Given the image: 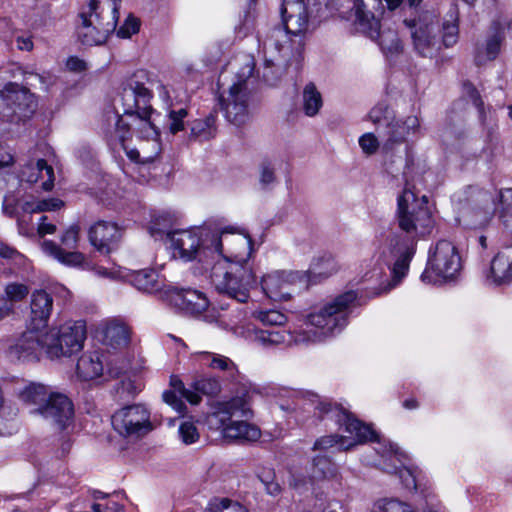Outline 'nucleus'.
I'll return each mask as SVG.
<instances>
[{
	"label": "nucleus",
	"mask_w": 512,
	"mask_h": 512,
	"mask_svg": "<svg viewBox=\"0 0 512 512\" xmlns=\"http://www.w3.org/2000/svg\"><path fill=\"white\" fill-rule=\"evenodd\" d=\"M170 385L173 390L163 392V400L166 404L171 406L179 414H183L186 410V405L178 397L177 393L182 398H185L192 405H197L201 401V396L198 395L193 389L186 388L181 379L176 376H171Z\"/></svg>",
	"instance_id": "obj_28"
},
{
	"label": "nucleus",
	"mask_w": 512,
	"mask_h": 512,
	"mask_svg": "<svg viewBox=\"0 0 512 512\" xmlns=\"http://www.w3.org/2000/svg\"><path fill=\"white\" fill-rule=\"evenodd\" d=\"M64 206V202L59 198H47L38 200V206L36 210L38 213L47 211H56Z\"/></svg>",
	"instance_id": "obj_59"
},
{
	"label": "nucleus",
	"mask_w": 512,
	"mask_h": 512,
	"mask_svg": "<svg viewBox=\"0 0 512 512\" xmlns=\"http://www.w3.org/2000/svg\"><path fill=\"white\" fill-rule=\"evenodd\" d=\"M497 209L504 227L512 232V188L500 191Z\"/></svg>",
	"instance_id": "obj_43"
},
{
	"label": "nucleus",
	"mask_w": 512,
	"mask_h": 512,
	"mask_svg": "<svg viewBox=\"0 0 512 512\" xmlns=\"http://www.w3.org/2000/svg\"><path fill=\"white\" fill-rule=\"evenodd\" d=\"M216 116L210 114L203 119L192 121L190 126V137L197 141H207L216 135Z\"/></svg>",
	"instance_id": "obj_41"
},
{
	"label": "nucleus",
	"mask_w": 512,
	"mask_h": 512,
	"mask_svg": "<svg viewBox=\"0 0 512 512\" xmlns=\"http://www.w3.org/2000/svg\"><path fill=\"white\" fill-rule=\"evenodd\" d=\"M150 234L154 237L166 234L173 251L174 258H180L184 261H192L198 256H207L211 249L209 238L212 231L207 228L179 229L174 231H164L157 227L155 223L150 227Z\"/></svg>",
	"instance_id": "obj_12"
},
{
	"label": "nucleus",
	"mask_w": 512,
	"mask_h": 512,
	"mask_svg": "<svg viewBox=\"0 0 512 512\" xmlns=\"http://www.w3.org/2000/svg\"><path fill=\"white\" fill-rule=\"evenodd\" d=\"M460 270L461 257L456 246L448 240H440L429 250L421 280L432 284L442 283L456 278Z\"/></svg>",
	"instance_id": "obj_14"
},
{
	"label": "nucleus",
	"mask_w": 512,
	"mask_h": 512,
	"mask_svg": "<svg viewBox=\"0 0 512 512\" xmlns=\"http://www.w3.org/2000/svg\"><path fill=\"white\" fill-rule=\"evenodd\" d=\"M192 388L198 395L207 396H216L222 389L220 379L216 376L201 378L193 383Z\"/></svg>",
	"instance_id": "obj_47"
},
{
	"label": "nucleus",
	"mask_w": 512,
	"mask_h": 512,
	"mask_svg": "<svg viewBox=\"0 0 512 512\" xmlns=\"http://www.w3.org/2000/svg\"><path fill=\"white\" fill-rule=\"evenodd\" d=\"M194 356L201 365L212 370L223 372L225 380L229 383L240 385L241 389L237 394L243 392L244 388H249L245 382V377L240 373L237 365L229 357L209 351L196 352Z\"/></svg>",
	"instance_id": "obj_22"
},
{
	"label": "nucleus",
	"mask_w": 512,
	"mask_h": 512,
	"mask_svg": "<svg viewBox=\"0 0 512 512\" xmlns=\"http://www.w3.org/2000/svg\"><path fill=\"white\" fill-rule=\"evenodd\" d=\"M2 211L8 217H17V201L14 196H5L2 203Z\"/></svg>",
	"instance_id": "obj_62"
},
{
	"label": "nucleus",
	"mask_w": 512,
	"mask_h": 512,
	"mask_svg": "<svg viewBox=\"0 0 512 512\" xmlns=\"http://www.w3.org/2000/svg\"><path fill=\"white\" fill-rule=\"evenodd\" d=\"M405 187L397 198L396 220L400 233L390 232L380 240L375 251V267L364 274L365 281H379L385 273V267L390 266L392 280L384 288L390 291L406 276L409 265L416 253L419 237L429 233L433 227L432 213L428 207L426 195L416 196L405 180Z\"/></svg>",
	"instance_id": "obj_1"
},
{
	"label": "nucleus",
	"mask_w": 512,
	"mask_h": 512,
	"mask_svg": "<svg viewBox=\"0 0 512 512\" xmlns=\"http://www.w3.org/2000/svg\"><path fill=\"white\" fill-rule=\"evenodd\" d=\"M107 372L112 377H118L121 374L125 373L129 368V363L125 360H121L119 366H114L113 360L106 362Z\"/></svg>",
	"instance_id": "obj_63"
},
{
	"label": "nucleus",
	"mask_w": 512,
	"mask_h": 512,
	"mask_svg": "<svg viewBox=\"0 0 512 512\" xmlns=\"http://www.w3.org/2000/svg\"><path fill=\"white\" fill-rule=\"evenodd\" d=\"M255 59L251 54L241 53L233 57L221 73L219 81L224 88L219 95L220 109L225 119L235 126L249 121L253 107L252 83Z\"/></svg>",
	"instance_id": "obj_3"
},
{
	"label": "nucleus",
	"mask_w": 512,
	"mask_h": 512,
	"mask_svg": "<svg viewBox=\"0 0 512 512\" xmlns=\"http://www.w3.org/2000/svg\"><path fill=\"white\" fill-rule=\"evenodd\" d=\"M338 467L332 460L324 455H317L313 458L309 478L292 474L289 483L295 489H302L312 481H320L326 479H334L338 475Z\"/></svg>",
	"instance_id": "obj_24"
},
{
	"label": "nucleus",
	"mask_w": 512,
	"mask_h": 512,
	"mask_svg": "<svg viewBox=\"0 0 512 512\" xmlns=\"http://www.w3.org/2000/svg\"><path fill=\"white\" fill-rule=\"evenodd\" d=\"M20 178L22 181L28 183H36L38 180H43L42 188L45 191L52 189L54 185V171L53 168L47 165L44 159H38L35 163L30 162L21 170Z\"/></svg>",
	"instance_id": "obj_32"
},
{
	"label": "nucleus",
	"mask_w": 512,
	"mask_h": 512,
	"mask_svg": "<svg viewBox=\"0 0 512 512\" xmlns=\"http://www.w3.org/2000/svg\"><path fill=\"white\" fill-rule=\"evenodd\" d=\"M254 316L262 324L267 326H282L287 322V316L277 310H260Z\"/></svg>",
	"instance_id": "obj_49"
},
{
	"label": "nucleus",
	"mask_w": 512,
	"mask_h": 512,
	"mask_svg": "<svg viewBox=\"0 0 512 512\" xmlns=\"http://www.w3.org/2000/svg\"><path fill=\"white\" fill-rule=\"evenodd\" d=\"M374 512H417L416 507L398 498H382L375 502Z\"/></svg>",
	"instance_id": "obj_44"
},
{
	"label": "nucleus",
	"mask_w": 512,
	"mask_h": 512,
	"mask_svg": "<svg viewBox=\"0 0 512 512\" xmlns=\"http://www.w3.org/2000/svg\"><path fill=\"white\" fill-rule=\"evenodd\" d=\"M212 258L226 259L233 263L248 265L252 253V241L243 233H234L228 230L212 231L209 238Z\"/></svg>",
	"instance_id": "obj_15"
},
{
	"label": "nucleus",
	"mask_w": 512,
	"mask_h": 512,
	"mask_svg": "<svg viewBox=\"0 0 512 512\" xmlns=\"http://www.w3.org/2000/svg\"><path fill=\"white\" fill-rule=\"evenodd\" d=\"M464 89L467 95L472 100L473 104L478 109L479 120L483 127V131L486 134V139L490 142L497 138V119L495 111L491 108H485L483 102L480 99L478 91L469 83L464 85Z\"/></svg>",
	"instance_id": "obj_30"
},
{
	"label": "nucleus",
	"mask_w": 512,
	"mask_h": 512,
	"mask_svg": "<svg viewBox=\"0 0 512 512\" xmlns=\"http://www.w3.org/2000/svg\"><path fill=\"white\" fill-rule=\"evenodd\" d=\"M353 10L358 29L372 40H377L386 55L394 56L402 51L403 45L396 32H380L378 16L383 14L384 7L379 0H354Z\"/></svg>",
	"instance_id": "obj_10"
},
{
	"label": "nucleus",
	"mask_w": 512,
	"mask_h": 512,
	"mask_svg": "<svg viewBox=\"0 0 512 512\" xmlns=\"http://www.w3.org/2000/svg\"><path fill=\"white\" fill-rule=\"evenodd\" d=\"M178 435L181 442L185 445L194 444L200 438V433L196 424L190 420H185L179 425Z\"/></svg>",
	"instance_id": "obj_50"
},
{
	"label": "nucleus",
	"mask_w": 512,
	"mask_h": 512,
	"mask_svg": "<svg viewBox=\"0 0 512 512\" xmlns=\"http://www.w3.org/2000/svg\"><path fill=\"white\" fill-rule=\"evenodd\" d=\"M300 335L299 327L294 330H263L253 329L251 331V339L263 347H273L280 344H305L297 340Z\"/></svg>",
	"instance_id": "obj_29"
},
{
	"label": "nucleus",
	"mask_w": 512,
	"mask_h": 512,
	"mask_svg": "<svg viewBox=\"0 0 512 512\" xmlns=\"http://www.w3.org/2000/svg\"><path fill=\"white\" fill-rule=\"evenodd\" d=\"M503 40V28L500 23H493L491 34L488 37L485 46L478 48L475 61L478 65L486 61L494 60L500 52L501 42Z\"/></svg>",
	"instance_id": "obj_34"
},
{
	"label": "nucleus",
	"mask_w": 512,
	"mask_h": 512,
	"mask_svg": "<svg viewBox=\"0 0 512 512\" xmlns=\"http://www.w3.org/2000/svg\"><path fill=\"white\" fill-rule=\"evenodd\" d=\"M79 227L77 225L70 226L61 236V243L69 249L77 247Z\"/></svg>",
	"instance_id": "obj_56"
},
{
	"label": "nucleus",
	"mask_w": 512,
	"mask_h": 512,
	"mask_svg": "<svg viewBox=\"0 0 512 512\" xmlns=\"http://www.w3.org/2000/svg\"><path fill=\"white\" fill-rule=\"evenodd\" d=\"M131 338V330L123 321L113 319L102 328V343L107 349L122 351Z\"/></svg>",
	"instance_id": "obj_27"
},
{
	"label": "nucleus",
	"mask_w": 512,
	"mask_h": 512,
	"mask_svg": "<svg viewBox=\"0 0 512 512\" xmlns=\"http://www.w3.org/2000/svg\"><path fill=\"white\" fill-rule=\"evenodd\" d=\"M47 347L46 330L30 325L28 330L10 347L9 354L18 360L33 361L38 360L42 353L47 355Z\"/></svg>",
	"instance_id": "obj_21"
},
{
	"label": "nucleus",
	"mask_w": 512,
	"mask_h": 512,
	"mask_svg": "<svg viewBox=\"0 0 512 512\" xmlns=\"http://www.w3.org/2000/svg\"><path fill=\"white\" fill-rule=\"evenodd\" d=\"M316 266L318 268L317 274L322 277H328L337 270L334 259L330 256L319 259Z\"/></svg>",
	"instance_id": "obj_57"
},
{
	"label": "nucleus",
	"mask_w": 512,
	"mask_h": 512,
	"mask_svg": "<svg viewBox=\"0 0 512 512\" xmlns=\"http://www.w3.org/2000/svg\"><path fill=\"white\" fill-rule=\"evenodd\" d=\"M357 301L354 291H347L307 315L299 327L298 341L305 344L321 342L328 335L342 330Z\"/></svg>",
	"instance_id": "obj_4"
},
{
	"label": "nucleus",
	"mask_w": 512,
	"mask_h": 512,
	"mask_svg": "<svg viewBox=\"0 0 512 512\" xmlns=\"http://www.w3.org/2000/svg\"><path fill=\"white\" fill-rule=\"evenodd\" d=\"M205 512H248V510L240 503L228 498H214L208 503Z\"/></svg>",
	"instance_id": "obj_48"
},
{
	"label": "nucleus",
	"mask_w": 512,
	"mask_h": 512,
	"mask_svg": "<svg viewBox=\"0 0 512 512\" xmlns=\"http://www.w3.org/2000/svg\"><path fill=\"white\" fill-rule=\"evenodd\" d=\"M323 106V99L320 91L314 83L306 84L302 92V108L306 116L314 117Z\"/></svg>",
	"instance_id": "obj_42"
},
{
	"label": "nucleus",
	"mask_w": 512,
	"mask_h": 512,
	"mask_svg": "<svg viewBox=\"0 0 512 512\" xmlns=\"http://www.w3.org/2000/svg\"><path fill=\"white\" fill-rule=\"evenodd\" d=\"M120 0H89L80 13L77 35L82 44L100 45L116 30Z\"/></svg>",
	"instance_id": "obj_8"
},
{
	"label": "nucleus",
	"mask_w": 512,
	"mask_h": 512,
	"mask_svg": "<svg viewBox=\"0 0 512 512\" xmlns=\"http://www.w3.org/2000/svg\"><path fill=\"white\" fill-rule=\"evenodd\" d=\"M31 413L40 415L60 429H65L73 421L74 406L67 395L54 390L46 403L33 408Z\"/></svg>",
	"instance_id": "obj_20"
},
{
	"label": "nucleus",
	"mask_w": 512,
	"mask_h": 512,
	"mask_svg": "<svg viewBox=\"0 0 512 512\" xmlns=\"http://www.w3.org/2000/svg\"><path fill=\"white\" fill-rule=\"evenodd\" d=\"M31 326L45 330L53 308L52 297L44 290H37L31 299Z\"/></svg>",
	"instance_id": "obj_31"
},
{
	"label": "nucleus",
	"mask_w": 512,
	"mask_h": 512,
	"mask_svg": "<svg viewBox=\"0 0 512 512\" xmlns=\"http://www.w3.org/2000/svg\"><path fill=\"white\" fill-rule=\"evenodd\" d=\"M314 507L321 512H345L343 505L336 499H326L320 495L316 497Z\"/></svg>",
	"instance_id": "obj_53"
},
{
	"label": "nucleus",
	"mask_w": 512,
	"mask_h": 512,
	"mask_svg": "<svg viewBox=\"0 0 512 512\" xmlns=\"http://www.w3.org/2000/svg\"><path fill=\"white\" fill-rule=\"evenodd\" d=\"M148 73L139 70L133 73L124 83L119 100L123 107V114L132 118L126 122L119 112L108 109L103 116V130L111 140L123 144L129 134L130 126H136L143 136L149 138L157 136L158 131L151 106L152 92Z\"/></svg>",
	"instance_id": "obj_2"
},
{
	"label": "nucleus",
	"mask_w": 512,
	"mask_h": 512,
	"mask_svg": "<svg viewBox=\"0 0 512 512\" xmlns=\"http://www.w3.org/2000/svg\"><path fill=\"white\" fill-rule=\"evenodd\" d=\"M65 65L67 70L74 73H81L87 69L86 62L77 56H70Z\"/></svg>",
	"instance_id": "obj_61"
},
{
	"label": "nucleus",
	"mask_w": 512,
	"mask_h": 512,
	"mask_svg": "<svg viewBox=\"0 0 512 512\" xmlns=\"http://www.w3.org/2000/svg\"><path fill=\"white\" fill-rule=\"evenodd\" d=\"M442 41L445 47H451L458 41V12L454 9L449 18L443 22Z\"/></svg>",
	"instance_id": "obj_45"
},
{
	"label": "nucleus",
	"mask_w": 512,
	"mask_h": 512,
	"mask_svg": "<svg viewBox=\"0 0 512 512\" xmlns=\"http://www.w3.org/2000/svg\"><path fill=\"white\" fill-rule=\"evenodd\" d=\"M403 24L410 32L414 50L423 57H431L438 49V18L429 11L414 18H405Z\"/></svg>",
	"instance_id": "obj_18"
},
{
	"label": "nucleus",
	"mask_w": 512,
	"mask_h": 512,
	"mask_svg": "<svg viewBox=\"0 0 512 512\" xmlns=\"http://www.w3.org/2000/svg\"><path fill=\"white\" fill-rule=\"evenodd\" d=\"M121 237L122 230L114 222L99 221L89 230L90 243L102 253L111 252Z\"/></svg>",
	"instance_id": "obj_25"
},
{
	"label": "nucleus",
	"mask_w": 512,
	"mask_h": 512,
	"mask_svg": "<svg viewBox=\"0 0 512 512\" xmlns=\"http://www.w3.org/2000/svg\"><path fill=\"white\" fill-rule=\"evenodd\" d=\"M311 281L310 272L274 271L262 277L261 287L271 300L287 301L293 294L307 289Z\"/></svg>",
	"instance_id": "obj_17"
},
{
	"label": "nucleus",
	"mask_w": 512,
	"mask_h": 512,
	"mask_svg": "<svg viewBox=\"0 0 512 512\" xmlns=\"http://www.w3.org/2000/svg\"><path fill=\"white\" fill-rule=\"evenodd\" d=\"M0 96L13 109L19 120L30 117L36 108L34 95L17 83H7Z\"/></svg>",
	"instance_id": "obj_23"
},
{
	"label": "nucleus",
	"mask_w": 512,
	"mask_h": 512,
	"mask_svg": "<svg viewBox=\"0 0 512 512\" xmlns=\"http://www.w3.org/2000/svg\"><path fill=\"white\" fill-rule=\"evenodd\" d=\"M76 370L79 378L88 381L102 375L104 363L98 352L84 353L78 359Z\"/></svg>",
	"instance_id": "obj_35"
},
{
	"label": "nucleus",
	"mask_w": 512,
	"mask_h": 512,
	"mask_svg": "<svg viewBox=\"0 0 512 512\" xmlns=\"http://www.w3.org/2000/svg\"><path fill=\"white\" fill-rule=\"evenodd\" d=\"M377 445L375 450L382 458L379 464L384 471L397 474L408 490L424 493L428 489L426 475L418 467L406 466L407 456L397 445L381 441Z\"/></svg>",
	"instance_id": "obj_13"
},
{
	"label": "nucleus",
	"mask_w": 512,
	"mask_h": 512,
	"mask_svg": "<svg viewBox=\"0 0 512 512\" xmlns=\"http://www.w3.org/2000/svg\"><path fill=\"white\" fill-rule=\"evenodd\" d=\"M252 394L250 388H244L240 394L219 403L216 411L210 416L209 423L221 427L225 438L240 441L258 440L261 435L260 429L247 421L253 416Z\"/></svg>",
	"instance_id": "obj_6"
},
{
	"label": "nucleus",
	"mask_w": 512,
	"mask_h": 512,
	"mask_svg": "<svg viewBox=\"0 0 512 512\" xmlns=\"http://www.w3.org/2000/svg\"><path fill=\"white\" fill-rule=\"evenodd\" d=\"M15 309L0 295V321L10 317Z\"/></svg>",
	"instance_id": "obj_64"
},
{
	"label": "nucleus",
	"mask_w": 512,
	"mask_h": 512,
	"mask_svg": "<svg viewBox=\"0 0 512 512\" xmlns=\"http://www.w3.org/2000/svg\"><path fill=\"white\" fill-rule=\"evenodd\" d=\"M57 230V227L54 223L48 221L47 216H42L39 219L37 234L39 237H44L45 235L54 234Z\"/></svg>",
	"instance_id": "obj_60"
},
{
	"label": "nucleus",
	"mask_w": 512,
	"mask_h": 512,
	"mask_svg": "<svg viewBox=\"0 0 512 512\" xmlns=\"http://www.w3.org/2000/svg\"><path fill=\"white\" fill-rule=\"evenodd\" d=\"M512 277V262L503 254H497L491 261L486 280L489 284L501 285Z\"/></svg>",
	"instance_id": "obj_38"
},
{
	"label": "nucleus",
	"mask_w": 512,
	"mask_h": 512,
	"mask_svg": "<svg viewBox=\"0 0 512 512\" xmlns=\"http://www.w3.org/2000/svg\"><path fill=\"white\" fill-rule=\"evenodd\" d=\"M262 46H264V39L262 40ZM263 51L265 54V59L262 78L268 85H275L283 73L282 67L276 63V54L279 55L281 52H278L275 49L265 50V47H263ZM285 52L286 51H282V53Z\"/></svg>",
	"instance_id": "obj_40"
},
{
	"label": "nucleus",
	"mask_w": 512,
	"mask_h": 512,
	"mask_svg": "<svg viewBox=\"0 0 512 512\" xmlns=\"http://www.w3.org/2000/svg\"><path fill=\"white\" fill-rule=\"evenodd\" d=\"M127 277L129 282L139 291L153 293L162 287L157 272L152 269L133 271Z\"/></svg>",
	"instance_id": "obj_37"
},
{
	"label": "nucleus",
	"mask_w": 512,
	"mask_h": 512,
	"mask_svg": "<svg viewBox=\"0 0 512 512\" xmlns=\"http://www.w3.org/2000/svg\"><path fill=\"white\" fill-rule=\"evenodd\" d=\"M42 250L59 263L68 267H84L86 265L85 256L76 251L66 252L63 248L53 241H43Z\"/></svg>",
	"instance_id": "obj_33"
},
{
	"label": "nucleus",
	"mask_w": 512,
	"mask_h": 512,
	"mask_svg": "<svg viewBox=\"0 0 512 512\" xmlns=\"http://www.w3.org/2000/svg\"><path fill=\"white\" fill-rule=\"evenodd\" d=\"M276 181L275 167L268 161H263L259 166V182L263 187H268Z\"/></svg>",
	"instance_id": "obj_54"
},
{
	"label": "nucleus",
	"mask_w": 512,
	"mask_h": 512,
	"mask_svg": "<svg viewBox=\"0 0 512 512\" xmlns=\"http://www.w3.org/2000/svg\"><path fill=\"white\" fill-rule=\"evenodd\" d=\"M47 357L57 359L78 353L83 348L86 327L83 321H69L59 328L46 330Z\"/></svg>",
	"instance_id": "obj_16"
},
{
	"label": "nucleus",
	"mask_w": 512,
	"mask_h": 512,
	"mask_svg": "<svg viewBox=\"0 0 512 512\" xmlns=\"http://www.w3.org/2000/svg\"><path fill=\"white\" fill-rule=\"evenodd\" d=\"M359 146L363 153L366 155H373L379 149L382 151V140L375 136V134L368 132L364 133L358 140Z\"/></svg>",
	"instance_id": "obj_52"
},
{
	"label": "nucleus",
	"mask_w": 512,
	"mask_h": 512,
	"mask_svg": "<svg viewBox=\"0 0 512 512\" xmlns=\"http://www.w3.org/2000/svg\"><path fill=\"white\" fill-rule=\"evenodd\" d=\"M316 410L320 417L333 419L340 428L344 427V431L348 435L323 436L314 443V450H327L338 447V449L346 451L358 444L373 441L377 438L376 433L369 425L362 423L338 405H334L329 401H318Z\"/></svg>",
	"instance_id": "obj_7"
},
{
	"label": "nucleus",
	"mask_w": 512,
	"mask_h": 512,
	"mask_svg": "<svg viewBox=\"0 0 512 512\" xmlns=\"http://www.w3.org/2000/svg\"><path fill=\"white\" fill-rule=\"evenodd\" d=\"M264 484L266 492L271 496H277L281 492L280 485L274 481V475L269 471L259 476Z\"/></svg>",
	"instance_id": "obj_58"
},
{
	"label": "nucleus",
	"mask_w": 512,
	"mask_h": 512,
	"mask_svg": "<svg viewBox=\"0 0 512 512\" xmlns=\"http://www.w3.org/2000/svg\"><path fill=\"white\" fill-rule=\"evenodd\" d=\"M171 300L175 306L191 315L200 314L209 306L207 297L194 289L174 288Z\"/></svg>",
	"instance_id": "obj_26"
},
{
	"label": "nucleus",
	"mask_w": 512,
	"mask_h": 512,
	"mask_svg": "<svg viewBox=\"0 0 512 512\" xmlns=\"http://www.w3.org/2000/svg\"><path fill=\"white\" fill-rule=\"evenodd\" d=\"M150 411L143 404L125 406L112 415V426L121 436L139 439L153 430Z\"/></svg>",
	"instance_id": "obj_19"
},
{
	"label": "nucleus",
	"mask_w": 512,
	"mask_h": 512,
	"mask_svg": "<svg viewBox=\"0 0 512 512\" xmlns=\"http://www.w3.org/2000/svg\"><path fill=\"white\" fill-rule=\"evenodd\" d=\"M140 22L137 18L129 15L124 24L117 30V36L120 38H130L139 31Z\"/></svg>",
	"instance_id": "obj_55"
},
{
	"label": "nucleus",
	"mask_w": 512,
	"mask_h": 512,
	"mask_svg": "<svg viewBox=\"0 0 512 512\" xmlns=\"http://www.w3.org/2000/svg\"><path fill=\"white\" fill-rule=\"evenodd\" d=\"M29 294L27 285L19 282H10L5 285L1 296L15 309L17 303L23 301Z\"/></svg>",
	"instance_id": "obj_46"
},
{
	"label": "nucleus",
	"mask_w": 512,
	"mask_h": 512,
	"mask_svg": "<svg viewBox=\"0 0 512 512\" xmlns=\"http://www.w3.org/2000/svg\"><path fill=\"white\" fill-rule=\"evenodd\" d=\"M211 283L215 290L240 303L247 302L255 276L248 265L218 259L211 269Z\"/></svg>",
	"instance_id": "obj_9"
},
{
	"label": "nucleus",
	"mask_w": 512,
	"mask_h": 512,
	"mask_svg": "<svg viewBox=\"0 0 512 512\" xmlns=\"http://www.w3.org/2000/svg\"><path fill=\"white\" fill-rule=\"evenodd\" d=\"M53 391L50 386L31 382L19 391V399L27 405L38 408L46 403Z\"/></svg>",
	"instance_id": "obj_36"
},
{
	"label": "nucleus",
	"mask_w": 512,
	"mask_h": 512,
	"mask_svg": "<svg viewBox=\"0 0 512 512\" xmlns=\"http://www.w3.org/2000/svg\"><path fill=\"white\" fill-rule=\"evenodd\" d=\"M492 215V212L488 209L465 208L460 212L457 221L465 228L480 229L488 225Z\"/></svg>",
	"instance_id": "obj_39"
},
{
	"label": "nucleus",
	"mask_w": 512,
	"mask_h": 512,
	"mask_svg": "<svg viewBox=\"0 0 512 512\" xmlns=\"http://www.w3.org/2000/svg\"><path fill=\"white\" fill-rule=\"evenodd\" d=\"M187 110L180 108L178 110L170 109L167 114V126L172 134L184 130V120L187 117Z\"/></svg>",
	"instance_id": "obj_51"
},
{
	"label": "nucleus",
	"mask_w": 512,
	"mask_h": 512,
	"mask_svg": "<svg viewBox=\"0 0 512 512\" xmlns=\"http://www.w3.org/2000/svg\"><path fill=\"white\" fill-rule=\"evenodd\" d=\"M370 120L377 125H385L380 133L382 137V154L385 157L394 155L405 143L407 137L419 131L420 122L417 116H407L405 119H394L384 104L373 107L369 113Z\"/></svg>",
	"instance_id": "obj_11"
},
{
	"label": "nucleus",
	"mask_w": 512,
	"mask_h": 512,
	"mask_svg": "<svg viewBox=\"0 0 512 512\" xmlns=\"http://www.w3.org/2000/svg\"><path fill=\"white\" fill-rule=\"evenodd\" d=\"M280 14L284 27H274L264 37L265 50L278 52L303 46L304 36L311 30V14L305 0H282Z\"/></svg>",
	"instance_id": "obj_5"
}]
</instances>
